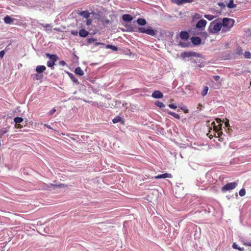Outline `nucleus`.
Instances as JSON below:
<instances>
[{
    "label": "nucleus",
    "instance_id": "22",
    "mask_svg": "<svg viewBox=\"0 0 251 251\" xmlns=\"http://www.w3.org/2000/svg\"><path fill=\"white\" fill-rule=\"evenodd\" d=\"M68 75H69V77H70V78L72 79V80L74 82L78 83L77 78H76V77L74 75H73V74H72V73H68Z\"/></svg>",
    "mask_w": 251,
    "mask_h": 251
},
{
    "label": "nucleus",
    "instance_id": "8",
    "mask_svg": "<svg viewBox=\"0 0 251 251\" xmlns=\"http://www.w3.org/2000/svg\"><path fill=\"white\" fill-rule=\"evenodd\" d=\"M167 177L172 178V174L166 173L154 176V178L156 179L165 178Z\"/></svg>",
    "mask_w": 251,
    "mask_h": 251
},
{
    "label": "nucleus",
    "instance_id": "37",
    "mask_svg": "<svg viewBox=\"0 0 251 251\" xmlns=\"http://www.w3.org/2000/svg\"><path fill=\"white\" fill-rule=\"evenodd\" d=\"M109 48L112 49L113 50L117 51L118 49L117 47L112 46V45H109Z\"/></svg>",
    "mask_w": 251,
    "mask_h": 251
},
{
    "label": "nucleus",
    "instance_id": "48",
    "mask_svg": "<svg viewBox=\"0 0 251 251\" xmlns=\"http://www.w3.org/2000/svg\"><path fill=\"white\" fill-rule=\"evenodd\" d=\"M237 53L239 55L242 54L243 53L242 50L240 49V50L237 52Z\"/></svg>",
    "mask_w": 251,
    "mask_h": 251
},
{
    "label": "nucleus",
    "instance_id": "41",
    "mask_svg": "<svg viewBox=\"0 0 251 251\" xmlns=\"http://www.w3.org/2000/svg\"><path fill=\"white\" fill-rule=\"evenodd\" d=\"M59 64L62 66H64L66 65L65 62L63 60L60 61L59 62Z\"/></svg>",
    "mask_w": 251,
    "mask_h": 251
},
{
    "label": "nucleus",
    "instance_id": "7",
    "mask_svg": "<svg viewBox=\"0 0 251 251\" xmlns=\"http://www.w3.org/2000/svg\"><path fill=\"white\" fill-rule=\"evenodd\" d=\"M152 97L155 99H161L163 97V95L162 92L159 90H155L151 95Z\"/></svg>",
    "mask_w": 251,
    "mask_h": 251
},
{
    "label": "nucleus",
    "instance_id": "49",
    "mask_svg": "<svg viewBox=\"0 0 251 251\" xmlns=\"http://www.w3.org/2000/svg\"><path fill=\"white\" fill-rule=\"evenodd\" d=\"M225 126H226V127H227V126H229V124L228 122H226V123H225Z\"/></svg>",
    "mask_w": 251,
    "mask_h": 251
},
{
    "label": "nucleus",
    "instance_id": "40",
    "mask_svg": "<svg viewBox=\"0 0 251 251\" xmlns=\"http://www.w3.org/2000/svg\"><path fill=\"white\" fill-rule=\"evenodd\" d=\"M5 53V52L4 50H1L0 51V57L2 58L3 57V56L4 55Z\"/></svg>",
    "mask_w": 251,
    "mask_h": 251
},
{
    "label": "nucleus",
    "instance_id": "45",
    "mask_svg": "<svg viewBox=\"0 0 251 251\" xmlns=\"http://www.w3.org/2000/svg\"><path fill=\"white\" fill-rule=\"evenodd\" d=\"M181 109L184 111L185 113H188V109L186 108V107H184L183 108H181Z\"/></svg>",
    "mask_w": 251,
    "mask_h": 251
},
{
    "label": "nucleus",
    "instance_id": "9",
    "mask_svg": "<svg viewBox=\"0 0 251 251\" xmlns=\"http://www.w3.org/2000/svg\"><path fill=\"white\" fill-rule=\"evenodd\" d=\"M52 187L53 189H55V188H66L67 187V185H65L63 183H60L58 184H54L52 183H50L49 186V187Z\"/></svg>",
    "mask_w": 251,
    "mask_h": 251
},
{
    "label": "nucleus",
    "instance_id": "10",
    "mask_svg": "<svg viewBox=\"0 0 251 251\" xmlns=\"http://www.w3.org/2000/svg\"><path fill=\"white\" fill-rule=\"evenodd\" d=\"M207 22L205 20H200L196 25V27L199 28L204 27L206 25Z\"/></svg>",
    "mask_w": 251,
    "mask_h": 251
},
{
    "label": "nucleus",
    "instance_id": "44",
    "mask_svg": "<svg viewBox=\"0 0 251 251\" xmlns=\"http://www.w3.org/2000/svg\"><path fill=\"white\" fill-rule=\"evenodd\" d=\"M180 44L181 46V47H182L185 48V47H187V45L185 43H180Z\"/></svg>",
    "mask_w": 251,
    "mask_h": 251
},
{
    "label": "nucleus",
    "instance_id": "30",
    "mask_svg": "<svg viewBox=\"0 0 251 251\" xmlns=\"http://www.w3.org/2000/svg\"><path fill=\"white\" fill-rule=\"evenodd\" d=\"M244 55L245 58L251 59V53L250 51H245Z\"/></svg>",
    "mask_w": 251,
    "mask_h": 251
},
{
    "label": "nucleus",
    "instance_id": "25",
    "mask_svg": "<svg viewBox=\"0 0 251 251\" xmlns=\"http://www.w3.org/2000/svg\"><path fill=\"white\" fill-rule=\"evenodd\" d=\"M7 130L5 128H2L0 129V138H1L5 133L7 132Z\"/></svg>",
    "mask_w": 251,
    "mask_h": 251
},
{
    "label": "nucleus",
    "instance_id": "33",
    "mask_svg": "<svg viewBox=\"0 0 251 251\" xmlns=\"http://www.w3.org/2000/svg\"><path fill=\"white\" fill-rule=\"evenodd\" d=\"M204 17L209 21L212 20L214 18V16L212 15H205Z\"/></svg>",
    "mask_w": 251,
    "mask_h": 251
},
{
    "label": "nucleus",
    "instance_id": "16",
    "mask_svg": "<svg viewBox=\"0 0 251 251\" xmlns=\"http://www.w3.org/2000/svg\"><path fill=\"white\" fill-rule=\"evenodd\" d=\"M75 73L80 76H82L84 75V72L80 67H78L75 70Z\"/></svg>",
    "mask_w": 251,
    "mask_h": 251
},
{
    "label": "nucleus",
    "instance_id": "2",
    "mask_svg": "<svg viewBox=\"0 0 251 251\" xmlns=\"http://www.w3.org/2000/svg\"><path fill=\"white\" fill-rule=\"evenodd\" d=\"M222 23L212 22L208 27V31L210 33L214 34L220 31L222 29Z\"/></svg>",
    "mask_w": 251,
    "mask_h": 251
},
{
    "label": "nucleus",
    "instance_id": "1",
    "mask_svg": "<svg viewBox=\"0 0 251 251\" xmlns=\"http://www.w3.org/2000/svg\"><path fill=\"white\" fill-rule=\"evenodd\" d=\"M222 33H226L229 31L230 29L233 26L235 21L234 20L229 18H224L222 20Z\"/></svg>",
    "mask_w": 251,
    "mask_h": 251
},
{
    "label": "nucleus",
    "instance_id": "11",
    "mask_svg": "<svg viewBox=\"0 0 251 251\" xmlns=\"http://www.w3.org/2000/svg\"><path fill=\"white\" fill-rule=\"evenodd\" d=\"M191 41L195 45H199L201 43V40L199 37H192L191 38Z\"/></svg>",
    "mask_w": 251,
    "mask_h": 251
},
{
    "label": "nucleus",
    "instance_id": "20",
    "mask_svg": "<svg viewBox=\"0 0 251 251\" xmlns=\"http://www.w3.org/2000/svg\"><path fill=\"white\" fill-rule=\"evenodd\" d=\"M79 14L86 19L88 18L90 16V13L87 11H82Z\"/></svg>",
    "mask_w": 251,
    "mask_h": 251
},
{
    "label": "nucleus",
    "instance_id": "14",
    "mask_svg": "<svg viewBox=\"0 0 251 251\" xmlns=\"http://www.w3.org/2000/svg\"><path fill=\"white\" fill-rule=\"evenodd\" d=\"M46 70V67L44 65L37 66L36 68V71L39 73H42Z\"/></svg>",
    "mask_w": 251,
    "mask_h": 251
},
{
    "label": "nucleus",
    "instance_id": "13",
    "mask_svg": "<svg viewBox=\"0 0 251 251\" xmlns=\"http://www.w3.org/2000/svg\"><path fill=\"white\" fill-rule=\"evenodd\" d=\"M122 19L125 22H131L133 20V18L130 15L125 14L123 15Z\"/></svg>",
    "mask_w": 251,
    "mask_h": 251
},
{
    "label": "nucleus",
    "instance_id": "3",
    "mask_svg": "<svg viewBox=\"0 0 251 251\" xmlns=\"http://www.w3.org/2000/svg\"><path fill=\"white\" fill-rule=\"evenodd\" d=\"M46 55L50 59V61L47 62V66L52 70H53V66L55 65V62L59 59L58 56L56 54H50L49 53H47Z\"/></svg>",
    "mask_w": 251,
    "mask_h": 251
},
{
    "label": "nucleus",
    "instance_id": "6",
    "mask_svg": "<svg viewBox=\"0 0 251 251\" xmlns=\"http://www.w3.org/2000/svg\"><path fill=\"white\" fill-rule=\"evenodd\" d=\"M181 56L183 58H188L191 56H199V54L196 52L194 51H188V52H184L181 53Z\"/></svg>",
    "mask_w": 251,
    "mask_h": 251
},
{
    "label": "nucleus",
    "instance_id": "42",
    "mask_svg": "<svg viewBox=\"0 0 251 251\" xmlns=\"http://www.w3.org/2000/svg\"><path fill=\"white\" fill-rule=\"evenodd\" d=\"M213 78L215 79V80L218 81L220 78V77L219 75H215L213 76Z\"/></svg>",
    "mask_w": 251,
    "mask_h": 251
},
{
    "label": "nucleus",
    "instance_id": "17",
    "mask_svg": "<svg viewBox=\"0 0 251 251\" xmlns=\"http://www.w3.org/2000/svg\"><path fill=\"white\" fill-rule=\"evenodd\" d=\"M4 21L6 24H10L13 23L14 19L11 18L9 16H6L4 19Z\"/></svg>",
    "mask_w": 251,
    "mask_h": 251
},
{
    "label": "nucleus",
    "instance_id": "31",
    "mask_svg": "<svg viewBox=\"0 0 251 251\" xmlns=\"http://www.w3.org/2000/svg\"><path fill=\"white\" fill-rule=\"evenodd\" d=\"M239 195L241 197H243L246 194V190L244 188L241 189L239 192Z\"/></svg>",
    "mask_w": 251,
    "mask_h": 251
},
{
    "label": "nucleus",
    "instance_id": "26",
    "mask_svg": "<svg viewBox=\"0 0 251 251\" xmlns=\"http://www.w3.org/2000/svg\"><path fill=\"white\" fill-rule=\"evenodd\" d=\"M122 121V118L119 116H116L115 118H114L112 120V122L114 124L117 123L118 122H120Z\"/></svg>",
    "mask_w": 251,
    "mask_h": 251
},
{
    "label": "nucleus",
    "instance_id": "12",
    "mask_svg": "<svg viewBox=\"0 0 251 251\" xmlns=\"http://www.w3.org/2000/svg\"><path fill=\"white\" fill-rule=\"evenodd\" d=\"M180 37L182 39L184 40H187L189 37V35L187 32L186 31H181L180 33Z\"/></svg>",
    "mask_w": 251,
    "mask_h": 251
},
{
    "label": "nucleus",
    "instance_id": "19",
    "mask_svg": "<svg viewBox=\"0 0 251 251\" xmlns=\"http://www.w3.org/2000/svg\"><path fill=\"white\" fill-rule=\"evenodd\" d=\"M234 0H230L229 3L227 4V7L228 8H234L236 7V4H234Z\"/></svg>",
    "mask_w": 251,
    "mask_h": 251
},
{
    "label": "nucleus",
    "instance_id": "50",
    "mask_svg": "<svg viewBox=\"0 0 251 251\" xmlns=\"http://www.w3.org/2000/svg\"><path fill=\"white\" fill-rule=\"evenodd\" d=\"M46 27L50 26V25H49V24H48V25H46Z\"/></svg>",
    "mask_w": 251,
    "mask_h": 251
},
{
    "label": "nucleus",
    "instance_id": "4",
    "mask_svg": "<svg viewBox=\"0 0 251 251\" xmlns=\"http://www.w3.org/2000/svg\"><path fill=\"white\" fill-rule=\"evenodd\" d=\"M138 31L142 33H146L151 36L155 35V31L152 29L151 27L149 26L147 28L144 27H138Z\"/></svg>",
    "mask_w": 251,
    "mask_h": 251
},
{
    "label": "nucleus",
    "instance_id": "46",
    "mask_svg": "<svg viewBox=\"0 0 251 251\" xmlns=\"http://www.w3.org/2000/svg\"><path fill=\"white\" fill-rule=\"evenodd\" d=\"M216 133H217L218 137H220V136L222 135L223 132L222 131H218Z\"/></svg>",
    "mask_w": 251,
    "mask_h": 251
},
{
    "label": "nucleus",
    "instance_id": "23",
    "mask_svg": "<svg viewBox=\"0 0 251 251\" xmlns=\"http://www.w3.org/2000/svg\"><path fill=\"white\" fill-rule=\"evenodd\" d=\"M208 89V87L207 86H205L203 87V90L201 93V94L203 97H204L207 94Z\"/></svg>",
    "mask_w": 251,
    "mask_h": 251
},
{
    "label": "nucleus",
    "instance_id": "32",
    "mask_svg": "<svg viewBox=\"0 0 251 251\" xmlns=\"http://www.w3.org/2000/svg\"><path fill=\"white\" fill-rule=\"evenodd\" d=\"M194 0H181V1L180 2H179V3H180V5H182L184 3H190V2H192L194 1Z\"/></svg>",
    "mask_w": 251,
    "mask_h": 251
},
{
    "label": "nucleus",
    "instance_id": "43",
    "mask_svg": "<svg viewBox=\"0 0 251 251\" xmlns=\"http://www.w3.org/2000/svg\"><path fill=\"white\" fill-rule=\"evenodd\" d=\"M41 124L43 125L42 123ZM43 125L45 126H46L48 128H50V129H53V128L52 127H51V126L49 125H48V124H43Z\"/></svg>",
    "mask_w": 251,
    "mask_h": 251
},
{
    "label": "nucleus",
    "instance_id": "27",
    "mask_svg": "<svg viewBox=\"0 0 251 251\" xmlns=\"http://www.w3.org/2000/svg\"><path fill=\"white\" fill-rule=\"evenodd\" d=\"M23 119L22 117H15L14 119V121L16 124L21 123L23 121Z\"/></svg>",
    "mask_w": 251,
    "mask_h": 251
},
{
    "label": "nucleus",
    "instance_id": "38",
    "mask_svg": "<svg viewBox=\"0 0 251 251\" xmlns=\"http://www.w3.org/2000/svg\"><path fill=\"white\" fill-rule=\"evenodd\" d=\"M15 127L16 128H21L23 127V126L20 124V123H18V124L15 123Z\"/></svg>",
    "mask_w": 251,
    "mask_h": 251
},
{
    "label": "nucleus",
    "instance_id": "28",
    "mask_svg": "<svg viewBox=\"0 0 251 251\" xmlns=\"http://www.w3.org/2000/svg\"><path fill=\"white\" fill-rule=\"evenodd\" d=\"M168 114L173 116V117H174L175 118L177 119H180V116L178 114H176L175 112H168Z\"/></svg>",
    "mask_w": 251,
    "mask_h": 251
},
{
    "label": "nucleus",
    "instance_id": "47",
    "mask_svg": "<svg viewBox=\"0 0 251 251\" xmlns=\"http://www.w3.org/2000/svg\"><path fill=\"white\" fill-rule=\"evenodd\" d=\"M218 5L221 7H225V5L223 3H218Z\"/></svg>",
    "mask_w": 251,
    "mask_h": 251
},
{
    "label": "nucleus",
    "instance_id": "36",
    "mask_svg": "<svg viewBox=\"0 0 251 251\" xmlns=\"http://www.w3.org/2000/svg\"><path fill=\"white\" fill-rule=\"evenodd\" d=\"M92 20L91 19H87L86 21V25H89L92 24Z\"/></svg>",
    "mask_w": 251,
    "mask_h": 251
},
{
    "label": "nucleus",
    "instance_id": "34",
    "mask_svg": "<svg viewBox=\"0 0 251 251\" xmlns=\"http://www.w3.org/2000/svg\"><path fill=\"white\" fill-rule=\"evenodd\" d=\"M168 106L170 108L174 109H175L177 108V106L174 104H169Z\"/></svg>",
    "mask_w": 251,
    "mask_h": 251
},
{
    "label": "nucleus",
    "instance_id": "5",
    "mask_svg": "<svg viewBox=\"0 0 251 251\" xmlns=\"http://www.w3.org/2000/svg\"><path fill=\"white\" fill-rule=\"evenodd\" d=\"M237 186V182H233L227 183L224 185L221 189V190L223 192H226L234 189Z\"/></svg>",
    "mask_w": 251,
    "mask_h": 251
},
{
    "label": "nucleus",
    "instance_id": "24",
    "mask_svg": "<svg viewBox=\"0 0 251 251\" xmlns=\"http://www.w3.org/2000/svg\"><path fill=\"white\" fill-rule=\"evenodd\" d=\"M155 104L159 108H164L165 107V105L162 102L158 100L155 102Z\"/></svg>",
    "mask_w": 251,
    "mask_h": 251
},
{
    "label": "nucleus",
    "instance_id": "39",
    "mask_svg": "<svg viewBox=\"0 0 251 251\" xmlns=\"http://www.w3.org/2000/svg\"><path fill=\"white\" fill-rule=\"evenodd\" d=\"M56 111L55 108H52L49 113V115H51L53 114Z\"/></svg>",
    "mask_w": 251,
    "mask_h": 251
},
{
    "label": "nucleus",
    "instance_id": "35",
    "mask_svg": "<svg viewBox=\"0 0 251 251\" xmlns=\"http://www.w3.org/2000/svg\"><path fill=\"white\" fill-rule=\"evenodd\" d=\"M172 1L173 3H176L178 5H180V3H179V2H180L181 0H172Z\"/></svg>",
    "mask_w": 251,
    "mask_h": 251
},
{
    "label": "nucleus",
    "instance_id": "21",
    "mask_svg": "<svg viewBox=\"0 0 251 251\" xmlns=\"http://www.w3.org/2000/svg\"><path fill=\"white\" fill-rule=\"evenodd\" d=\"M212 126H213V129H214V131L215 132L214 133V135L213 136H216V132L219 131V127H218V126H216V124H215V123L214 122H213L211 124Z\"/></svg>",
    "mask_w": 251,
    "mask_h": 251
},
{
    "label": "nucleus",
    "instance_id": "29",
    "mask_svg": "<svg viewBox=\"0 0 251 251\" xmlns=\"http://www.w3.org/2000/svg\"><path fill=\"white\" fill-rule=\"evenodd\" d=\"M232 247L233 248L235 249H237L240 251H244V248H240L238 245H237L235 243H233V245H232Z\"/></svg>",
    "mask_w": 251,
    "mask_h": 251
},
{
    "label": "nucleus",
    "instance_id": "15",
    "mask_svg": "<svg viewBox=\"0 0 251 251\" xmlns=\"http://www.w3.org/2000/svg\"><path fill=\"white\" fill-rule=\"evenodd\" d=\"M88 32L84 29H82L79 31V35L82 37H86L88 35Z\"/></svg>",
    "mask_w": 251,
    "mask_h": 251
},
{
    "label": "nucleus",
    "instance_id": "18",
    "mask_svg": "<svg viewBox=\"0 0 251 251\" xmlns=\"http://www.w3.org/2000/svg\"><path fill=\"white\" fill-rule=\"evenodd\" d=\"M137 23L141 25H144L147 24L146 20L143 18H139L137 21Z\"/></svg>",
    "mask_w": 251,
    "mask_h": 251
}]
</instances>
